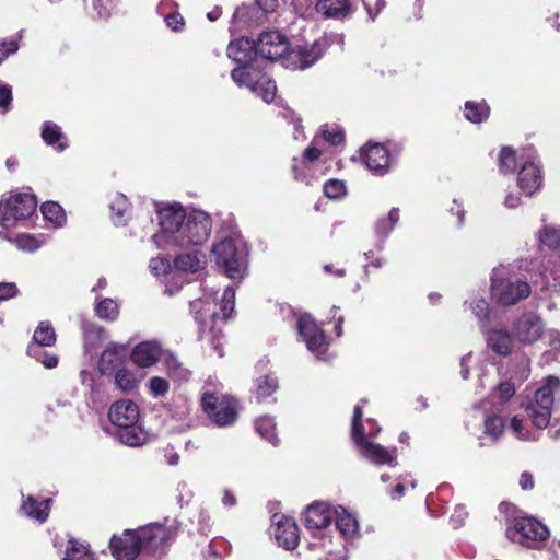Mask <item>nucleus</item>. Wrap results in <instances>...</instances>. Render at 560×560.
<instances>
[{"mask_svg": "<svg viewBox=\"0 0 560 560\" xmlns=\"http://www.w3.org/2000/svg\"><path fill=\"white\" fill-rule=\"evenodd\" d=\"M160 231L152 236L164 250L189 249L201 246L210 236L212 221L202 210L186 213L179 203H171L158 211Z\"/></svg>", "mask_w": 560, "mask_h": 560, "instance_id": "obj_1", "label": "nucleus"}, {"mask_svg": "<svg viewBox=\"0 0 560 560\" xmlns=\"http://www.w3.org/2000/svg\"><path fill=\"white\" fill-rule=\"evenodd\" d=\"M179 523L166 517L163 523H151L137 529H126L120 536H113L110 550L117 560H161L167 547L175 539Z\"/></svg>", "mask_w": 560, "mask_h": 560, "instance_id": "obj_2", "label": "nucleus"}, {"mask_svg": "<svg viewBox=\"0 0 560 560\" xmlns=\"http://www.w3.org/2000/svg\"><path fill=\"white\" fill-rule=\"evenodd\" d=\"M228 57L235 63L231 78L240 88L249 89L264 102L271 103L276 97V83L262 71L256 42L247 37L232 40L226 49Z\"/></svg>", "mask_w": 560, "mask_h": 560, "instance_id": "obj_3", "label": "nucleus"}, {"mask_svg": "<svg viewBox=\"0 0 560 560\" xmlns=\"http://www.w3.org/2000/svg\"><path fill=\"white\" fill-rule=\"evenodd\" d=\"M560 398V380L548 376L542 380L532 396L523 402L526 418L538 430L546 429L550 423L556 401Z\"/></svg>", "mask_w": 560, "mask_h": 560, "instance_id": "obj_4", "label": "nucleus"}, {"mask_svg": "<svg viewBox=\"0 0 560 560\" xmlns=\"http://www.w3.org/2000/svg\"><path fill=\"white\" fill-rule=\"evenodd\" d=\"M139 408L129 399L113 404L108 410V419L117 431V438L128 446H141L148 441L147 431L139 424Z\"/></svg>", "mask_w": 560, "mask_h": 560, "instance_id": "obj_5", "label": "nucleus"}, {"mask_svg": "<svg viewBox=\"0 0 560 560\" xmlns=\"http://www.w3.org/2000/svg\"><path fill=\"white\" fill-rule=\"evenodd\" d=\"M490 293L498 305L513 306L530 295L532 287L511 266L500 265L492 270Z\"/></svg>", "mask_w": 560, "mask_h": 560, "instance_id": "obj_6", "label": "nucleus"}, {"mask_svg": "<svg viewBox=\"0 0 560 560\" xmlns=\"http://www.w3.org/2000/svg\"><path fill=\"white\" fill-rule=\"evenodd\" d=\"M334 508L327 502H314L307 506L304 514L305 526L310 529L317 530V535L313 536L308 547L311 549L324 548L327 549V555L318 560H346V547L342 545L338 549H331V538L322 534L334 517Z\"/></svg>", "mask_w": 560, "mask_h": 560, "instance_id": "obj_7", "label": "nucleus"}, {"mask_svg": "<svg viewBox=\"0 0 560 560\" xmlns=\"http://www.w3.org/2000/svg\"><path fill=\"white\" fill-rule=\"evenodd\" d=\"M365 404L366 400H360V402L354 407L352 417L351 435L358 453L362 458L376 466L387 465L394 467L397 465L396 447L386 448L385 446L375 443L373 440H370L365 434L364 427L360 423L362 409Z\"/></svg>", "mask_w": 560, "mask_h": 560, "instance_id": "obj_8", "label": "nucleus"}, {"mask_svg": "<svg viewBox=\"0 0 560 560\" xmlns=\"http://www.w3.org/2000/svg\"><path fill=\"white\" fill-rule=\"evenodd\" d=\"M212 253L217 265L231 279H242L246 273V246L243 241L225 237L213 244Z\"/></svg>", "mask_w": 560, "mask_h": 560, "instance_id": "obj_9", "label": "nucleus"}, {"mask_svg": "<svg viewBox=\"0 0 560 560\" xmlns=\"http://www.w3.org/2000/svg\"><path fill=\"white\" fill-rule=\"evenodd\" d=\"M212 291H206L203 298L196 299L190 302V311L195 314V318L202 325L208 319L215 322L219 318L226 319L234 311L235 289L232 285L225 288L220 302L213 298Z\"/></svg>", "mask_w": 560, "mask_h": 560, "instance_id": "obj_10", "label": "nucleus"}, {"mask_svg": "<svg viewBox=\"0 0 560 560\" xmlns=\"http://www.w3.org/2000/svg\"><path fill=\"white\" fill-rule=\"evenodd\" d=\"M37 200L31 192H12L0 200V225L10 229L24 224L36 212Z\"/></svg>", "mask_w": 560, "mask_h": 560, "instance_id": "obj_11", "label": "nucleus"}, {"mask_svg": "<svg viewBox=\"0 0 560 560\" xmlns=\"http://www.w3.org/2000/svg\"><path fill=\"white\" fill-rule=\"evenodd\" d=\"M506 537L527 548H540L549 537L548 528L533 517L515 518L506 528Z\"/></svg>", "mask_w": 560, "mask_h": 560, "instance_id": "obj_12", "label": "nucleus"}, {"mask_svg": "<svg viewBox=\"0 0 560 560\" xmlns=\"http://www.w3.org/2000/svg\"><path fill=\"white\" fill-rule=\"evenodd\" d=\"M203 411L218 427L232 425L237 419L233 399L213 393H206L201 399Z\"/></svg>", "mask_w": 560, "mask_h": 560, "instance_id": "obj_13", "label": "nucleus"}, {"mask_svg": "<svg viewBox=\"0 0 560 560\" xmlns=\"http://www.w3.org/2000/svg\"><path fill=\"white\" fill-rule=\"evenodd\" d=\"M296 329L307 350L316 358L324 359L328 346L327 336L315 319L310 314H300L296 319Z\"/></svg>", "mask_w": 560, "mask_h": 560, "instance_id": "obj_14", "label": "nucleus"}, {"mask_svg": "<svg viewBox=\"0 0 560 560\" xmlns=\"http://www.w3.org/2000/svg\"><path fill=\"white\" fill-rule=\"evenodd\" d=\"M324 49L325 44L322 40H315L311 46L298 45L291 49L288 48L281 63L291 70H304L320 58Z\"/></svg>", "mask_w": 560, "mask_h": 560, "instance_id": "obj_15", "label": "nucleus"}, {"mask_svg": "<svg viewBox=\"0 0 560 560\" xmlns=\"http://www.w3.org/2000/svg\"><path fill=\"white\" fill-rule=\"evenodd\" d=\"M287 50V37L278 31L264 32L256 42V52L259 55L260 62L264 60L281 61Z\"/></svg>", "mask_w": 560, "mask_h": 560, "instance_id": "obj_16", "label": "nucleus"}, {"mask_svg": "<svg viewBox=\"0 0 560 560\" xmlns=\"http://www.w3.org/2000/svg\"><path fill=\"white\" fill-rule=\"evenodd\" d=\"M544 331V322L539 315L533 312L522 314L513 325L515 338L523 345L536 342Z\"/></svg>", "mask_w": 560, "mask_h": 560, "instance_id": "obj_17", "label": "nucleus"}, {"mask_svg": "<svg viewBox=\"0 0 560 560\" xmlns=\"http://www.w3.org/2000/svg\"><path fill=\"white\" fill-rule=\"evenodd\" d=\"M544 183L541 167L538 161L532 155H527L522 162L518 171L517 184L525 196H533L538 191Z\"/></svg>", "mask_w": 560, "mask_h": 560, "instance_id": "obj_18", "label": "nucleus"}, {"mask_svg": "<svg viewBox=\"0 0 560 560\" xmlns=\"http://www.w3.org/2000/svg\"><path fill=\"white\" fill-rule=\"evenodd\" d=\"M361 159L368 170L375 176H384L390 170V155L381 143L368 144L361 150Z\"/></svg>", "mask_w": 560, "mask_h": 560, "instance_id": "obj_19", "label": "nucleus"}, {"mask_svg": "<svg viewBox=\"0 0 560 560\" xmlns=\"http://www.w3.org/2000/svg\"><path fill=\"white\" fill-rule=\"evenodd\" d=\"M272 524L275 526L273 536L278 545L287 550H294L300 541L299 527L294 518L283 514H275Z\"/></svg>", "mask_w": 560, "mask_h": 560, "instance_id": "obj_20", "label": "nucleus"}, {"mask_svg": "<svg viewBox=\"0 0 560 560\" xmlns=\"http://www.w3.org/2000/svg\"><path fill=\"white\" fill-rule=\"evenodd\" d=\"M533 277H535L534 284L541 291L560 289V256L552 255L545 258Z\"/></svg>", "mask_w": 560, "mask_h": 560, "instance_id": "obj_21", "label": "nucleus"}, {"mask_svg": "<svg viewBox=\"0 0 560 560\" xmlns=\"http://www.w3.org/2000/svg\"><path fill=\"white\" fill-rule=\"evenodd\" d=\"M334 517L336 527L347 544L359 539L360 525L354 514H352L346 508L338 505L334 508Z\"/></svg>", "mask_w": 560, "mask_h": 560, "instance_id": "obj_22", "label": "nucleus"}, {"mask_svg": "<svg viewBox=\"0 0 560 560\" xmlns=\"http://www.w3.org/2000/svg\"><path fill=\"white\" fill-rule=\"evenodd\" d=\"M163 353L160 342L150 340L142 341L135 346L130 359L139 368L145 369L155 365Z\"/></svg>", "mask_w": 560, "mask_h": 560, "instance_id": "obj_23", "label": "nucleus"}, {"mask_svg": "<svg viewBox=\"0 0 560 560\" xmlns=\"http://www.w3.org/2000/svg\"><path fill=\"white\" fill-rule=\"evenodd\" d=\"M322 147V144L315 143V139H313L311 145L304 150L302 158L293 159L292 172L296 180L305 182L307 185L312 184V178L308 175V164H313L319 159L323 153Z\"/></svg>", "mask_w": 560, "mask_h": 560, "instance_id": "obj_24", "label": "nucleus"}, {"mask_svg": "<svg viewBox=\"0 0 560 560\" xmlns=\"http://www.w3.org/2000/svg\"><path fill=\"white\" fill-rule=\"evenodd\" d=\"M124 347L114 342L106 346L98 360V372L101 375H109L121 368Z\"/></svg>", "mask_w": 560, "mask_h": 560, "instance_id": "obj_25", "label": "nucleus"}, {"mask_svg": "<svg viewBox=\"0 0 560 560\" xmlns=\"http://www.w3.org/2000/svg\"><path fill=\"white\" fill-rule=\"evenodd\" d=\"M487 346L499 355H509L512 351L513 339L510 332L503 328L483 330Z\"/></svg>", "mask_w": 560, "mask_h": 560, "instance_id": "obj_26", "label": "nucleus"}, {"mask_svg": "<svg viewBox=\"0 0 560 560\" xmlns=\"http://www.w3.org/2000/svg\"><path fill=\"white\" fill-rule=\"evenodd\" d=\"M399 218V209L392 208L387 215L381 217L376 220L374 224V234L376 237L375 247L377 250L384 249L385 242L398 223Z\"/></svg>", "mask_w": 560, "mask_h": 560, "instance_id": "obj_27", "label": "nucleus"}, {"mask_svg": "<svg viewBox=\"0 0 560 560\" xmlns=\"http://www.w3.org/2000/svg\"><path fill=\"white\" fill-rule=\"evenodd\" d=\"M50 502V499L28 495L23 500L20 511L28 518L45 523L48 518Z\"/></svg>", "mask_w": 560, "mask_h": 560, "instance_id": "obj_28", "label": "nucleus"}, {"mask_svg": "<svg viewBox=\"0 0 560 560\" xmlns=\"http://www.w3.org/2000/svg\"><path fill=\"white\" fill-rule=\"evenodd\" d=\"M178 254L174 259V267L182 272L197 273L206 266V256L197 249Z\"/></svg>", "mask_w": 560, "mask_h": 560, "instance_id": "obj_29", "label": "nucleus"}, {"mask_svg": "<svg viewBox=\"0 0 560 560\" xmlns=\"http://www.w3.org/2000/svg\"><path fill=\"white\" fill-rule=\"evenodd\" d=\"M44 142L57 152H63L68 148L67 136L61 127L54 121H45L40 131Z\"/></svg>", "mask_w": 560, "mask_h": 560, "instance_id": "obj_30", "label": "nucleus"}, {"mask_svg": "<svg viewBox=\"0 0 560 560\" xmlns=\"http://www.w3.org/2000/svg\"><path fill=\"white\" fill-rule=\"evenodd\" d=\"M315 9L326 18H340L351 11V3L350 0H318Z\"/></svg>", "mask_w": 560, "mask_h": 560, "instance_id": "obj_31", "label": "nucleus"}, {"mask_svg": "<svg viewBox=\"0 0 560 560\" xmlns=\"http://www.w3.org/2000/svg\"><path fill=\"white\" fill-rule=\"evenodd\" d=\"M514 385L509 381L502 382L498 384L492 392L489 404H491L492 408H494L498 412H504L505 405L514 396Z\"/></svg>", "mask_w": 560, "mask_h": 560, "instance_id": "obj_32", "label": "nucleus"}, {"mask_svg": "<svg viewBox=\"0 0 560 560\" xmlns=\"http://www.w3.org/2000/svg\"><path fill=\"white\" fill-rule=\"evenodd\" d=\"M315 143L329 147H339L345 142V133L339 126L325 125L320 128L319 132L314 137Z\"/></svg>", "mask_w": 560, "mask_h": 560, "instance_id": "obj_33", "label": "nucleus"}, {"mask_svg": "<svg viewBox=\"0 0 560 560\" xmlns=\"http://www.w3.org/2000/svg\"><path fill=\"white\" fill-rule=\"evenodd\" d=\"M490 107L485 101H467L464 106V116L472 124H480L488 119Z\"/></svg>", "mask_w": 560, "mask_h": 560, "instance_id": "obj_34", "label": "nucleus"}, {"mask_svg": "<svg viewBox=\"0 0 560 560\" xmlns=\"http://www.w3.org/2000/svg\"><path fill=\"white\" fill-rule=\"evenodd\" d=\"M278 389V378L269 373L255 381V399L260 402L271 396Z\"/></svg>", "mask_w": 560, "mask_h": 560, "instance_id": "obj_35", "label": "nucleus"}, {"mask_svg": "<svg viewBox=\"0 0 560 560\" xmlns=\"http://www.w3.org/2000/svg\"><path fill=\"white\" fill-rule=\"evenodd\" d=\"M503 412H498L492 408L491 412L485 417L483 433L492 441H497L504 430Z\"/></svg>", "mask_w": 560, "mask_h": 560, "instance_id": "obj_36", "label": "nucleus"}, {"mask_svg": "<svg viewBox=\"0 0 560 560\" xmlns=\"http://www.w3.org/2000/svg\"><path fill=\"white\" fill-rule=\"evenodd\" d=\"M62 560H94V556L89 546L71 538L68 540Z\"/></svg>", "mask_w": 560, "mask_h": 560, "instance_id": "obj_37", "label": "nucleus"}, {"mask_svg": "<svg viewBox=\"0 0 560 560\" xmlns=\"http://www.w3.org/2000/svg\"><path fill=\"white\" fill-rule=\"evenodd\" d=\"M277 7V0H255V7L250 8L248 5L238 7L233 15L234 20L243 21L244 23H249L253 21L252 16H249L250 10H256L258 8L264 13L275 11Z\"/></svg>", "mask_w": 560, "mask_h": 560, "instance_id": "obj_38", "label": "nucleus"}, {"mask_svg": "<svg viewBox=\"0 0 560 560\" xmlns=\"http://www.w3.org/2000/svg\"><path fill=\"white\" fill-rule=\"evenodd\" d=\"M256 432L266 441H268L273 446H277L279 443V439L276 432V422L273 418L269 416H262L256 419L255 421Z\"/></svg>", "mask_w": 560, "mask_h": 560, "instance_id": "obj_39", "label": "nucleus"}, {"mask_svg": "<svg viewBox=\"0 0 560 560\" xmlns=\"http://www.w3.org/2000/svg\"><path fill=\"white\" fill-rule=\"evenodd\" d=\"M115 386L124 393H130L138 386V380L132 370L121 366L114 373Z\"/></svg>", "mask_w": 560, "mask_h": 560, "instance_id": "obj_40", "label": "nucleus"}, {"mask_svg": "<svg viewBox=\"0 0 560 560\" xmlns=\"http://www.w3.org/2000/svg\"><path fill=\"white\" fill-rule=\"evenodd\" d=\"M94 311L98 318L113 322L118 318L119 305L115 300L105 298L95 303Z\"/></svg>", "mask_w": 560, "mask_h": 560, "instance_id": "obj_41", "label": "nucleus"}, {"mask_svg": "<svg viewBox=\"0 0 560 560\" xmlns=\"http://www.w3.org/2000/svg\"><path fill=\"white\" fill-rule=\"evenodd\" d=\"M40 211L45 220L52 223L56 228H60L66 223V212L57 202L48 201L43 203Z\"/></svg>", "mask_w": 560, "mask_h": 560, "instance_id": "obj_42", "label": "nucleus"}, {"mask_svg": "<svg viewBox=\"0 0 560 560\" xmlns=\"http://www.w3.org/2000/svg\"><path fill=\"white\" fill-rule=\"evenodd\" d=\"M526 160V158L517 156L516 152L509 147H504L501 149L499 154V168L501 173H512L516 168L517 164L522 165V162Z\"/></svg>", "mask_w": 560, "mask_h": 560, "instance_id": "obj_43", "label": "nucleus"}, {"mask_svg": "<svg viewBox=\"0 0 560 560\" xmlns=\"http://www.w3.org/2000/svg\"><path fill=\"white\" fill-rule=\"evenodd\" d=\"M34 345L39 347L52 346L56 341V335L52 326L48 322H40L33 335Z\"/></svg>", "mask_w": 560, "mask_h": 560, "instance_id": "obj_44", "label": "nucleus"}, {"mask_svg": "<svg viewBox=\"0 0 560 560\" xmlns=\"http://www.w3.org/2000/svg\"><path fill=\"white\" fill-rule=\"evenodd\" d=\"M81 383L90 389L91 398L94 402L102 401L105 397V388L101 381L95 380L93 374L86 370L80 373Z\"/></svg>", "mask_w": 560, "mask_h": 560, "instance_id": "obj_45", "label": "nucleus"}, {"mask_svg": "<svg viewBox=\"0 0 560 560\" xmlns=\"http://www.w3.org/2000/svg\"><path fill=\"white\" fill-rule=\"evenodd\" d=\"M110 209L114 223L124 224L130 210L127 197L122 194H116L110 202Z\"/></svg>", "mask_w": 560, "mask_h": 560, "instance_id": "obj_46", "label": "nucleus"}, {"mask_svg": "<svg viewBox=\"0 0 560 560\" xmlns=\"http://www.w3.org/2000/svg\"><path fill=\"white\" fill-rule=\"evenodd\" d=\"M510 429L520 440L534 441L538 439L537 433L528 427L527 421L518 416H514L511 419Z\"/></svg>", "mask_w": 560, "mask_h": 560, "instance_id": "obj_47", "label": "nucleus"}, {"mask_svg": "<svg viewBox=\"0 0 560 560\" xmlns=\"http://www.w3.org/2000/svg\"><path fill=\"white\" fill-rule=\"evenodd\" d=\"M164 365L167 370V373L171 377L177 381H186L189 377L190 372L182 365L178 359L168 353L164 359Z\"/></svg>", "mask_w": 560, "mask_h": 560, "instance_id": "obj_48", "label": "nucleus"}, {"mask_svg": "<svg viewBox=\"0 0 560 560\" xmlns=\"http://www.w3.org/2000/svg\"><path fill=\"white\" fill-rule=\"evenodd\" d=\"M538 241L541 245L556 249L560 247V228L546 225L538 231Z\"/></svg>", "mask_w": 560, "mask_h": 560, "instance_id": "obj_49", "label": "nucleus"}, {"mask_svg": "<svg viewBox=\"0 0 560 560\" xmlns=\"http://www.w3.org/2000/svg\"><path fill=\"white\" fill-rule=\"evenodd\" d=\"M465 304L469 306L472 314L479 319L481 323V327L483 328L485 322L489 316V303L485 298L474 296L470 300L465 301Z\"/></svg>", "mask_w": 560, "mask_h": 560, "instance_id": "obj_50", "label": "nucleus"}, {"mask_svg": "<svg viewBox=\"0 0 560 560\" xmlns=\"http://www.w3.org/2000/svg\"><path fill=\"white\" fill-rule=\"evenodd\" d=\"M84 337L89 351L106 339V331L96 324L84 325Z\"/></svg>", "mask_w": 560, "mask_h": 560, "instance_id": "obj_51", "label": "nucleus"}, {"mask_svg": "<svg viewBox=\"0 0 560 560\" xmlns=\"http://www.w3.org/2000/svg\"><path fill=\"white\" fill-rule=\"evenodd\" d=\"M324 194L330 199H340L346 196L347 187L343 180L329 179L324 185Z\"/></svg>", "mask_w": 560, "mask_h": 560, "instance_id": "obj_52", "label": "nucleus"}, {"mask_svg": "<svg viewBox=\"0 0 560 560\" xmlns=\"http://www.w3.org/2000/svg\"><path fill=\"white\" fill-rule=\"evenodd\" d=\"M27 352L31 357L36 358L47 369L56 368L58 358L55 354H48L40 350L37 346H28Z\"/></svg>", "mask_w": 560, "mask_h": 560, "instance_id": "obj_53", "label": "nucleus"}, {"mask_svg": "<svg viewBox=\"0 0 560 560\" xmlns=\"http://www.w3.org/2000/svg\"><path fill=\"white\" fill-rule=\"evenodd\" d=\"M16 246L19 247V249L32 253L42 246V242L38 241L33 235L23 234V235L18 236Z\"/></svg>", "mask_w": 560, "mask_h": 560, "instance_id": "obj_54", "label": "nucleus"}, {"mask_svg": "<svg viewBox=\"0 0 560 560\" xmlns=\"http://www.w3.org/2000/svg\"><path fill=\"white\" fill-rule=\"evenodd\" d=\"M149 390L154 397L164 396L168 389L170 385L165 378L154 376L149 381Z\"/></svg>", "mask_w": 560, "mask_h": 560, "instance_id": "obj_55", "label": "nucleus"}, {"mask_svg": "<svg viewBox=\"0 0 560 560\" xmlns=\"http://www.w3.org/2000/svg\"><path fill=\"white\" fill-rule=\"evenodd\" d=\"M149 267L152 273L161 276L171 270V262L166 258L155 257L151 259Z\"/></svg>", "mask_w": 560, "mask_h": 560, "instance_id": "obj_56", "label": "nucleus"}, {"mask_svg": "<svg viewBox=\"0 0 560 560\" xmlns=\"http://www.w3.org/2000/svg\"><path fill=\"white\" fill-rule=\"evenodd\" d=\"M176 492V500L182 506L188 504L192 498V491L186 481L178 482Z\"/></svg>", "mask_w": 560, "mask_h": 560, "instance_id": "obj_57", "label": "nucleus"}, {"mask_svg": "<svg viewBox=\"0 0 560 560\" xmlns=\"http://www.w3.org/2000/svg\"><path fill=\"white\" fill-rule=\"evenodd\" d=\"M12 105V89L9 84H0V107L3 113L10 110Z\"/></svg>", "mask_w": 560, "mask_h": 560, "instance_id": "obj_58", "label": "nucleus"}, {"mask_svg": "<svg viewBox=\"0 0 560 560\" xmlns=\"http://www.w3.org/2000/svg\"><path fill=\"white\" fill-rule=\"evenodd\" d=\"M93 9L98 18H108L113 10V0H93Z\"/></svg>", "mask_w": 560, "mask_h": 560, "instance_id": "obj_59", "label": "nucleus"}, {"mask_svg": "<svg viewBox=\"0 0 560 560\" xmlns=\"http://www.w3.org/2000/svg\"><path fill=\"white\" fill-rule=\"evenodd\" d=\"M164 21L168 28L174 32H180L184 30L185 20L179 13H170L165 15Z\"/></svg>", "mask_w": 560, "mask_h": 560, "instance_id": "obj_60", "label": "nucleus"}, {"mask_svg": "<svg viewBox=\"0 0 560 560\" xmlns=\"http://www.w3.org/2000/svg\"><path fill=\"white\" fill-rule=\"evenodd\" d=\"M19 44L16 40L0 42V65L12 54L16 52Z\"/></svg>", "mask_w": 560, "mask_h": 560, "instance_id": "obj_61", "label": "nucleus"}, {"mask_svg": "<svg viewBox=\"0 0 560 560\" xmlns=\"http://www.w3.org/2000/svg\"><path fill=\"white\" fill-rule=\"evenodd\" d=\"M18 294L19 289L14 282H0V301H7Z\"/></svg>", "mask_w": 560, "mask_h": 560, "instance_id": "obj_62", "label": "nucleus"}, {"mask_svg": "<svg viewBox=\"0 0 560 560\" xmlns=\"http://www.w3.org/2000/svg\"><path fill=\"white\" fill-rule=\"evenodd\" d=\"M472 366H475V361H474L472 353L469 352V353L465 354L460 360V372L459 373H460V376L463 380H468L470 369Z\"/></svg>", "mask_w": 560, "mask_h": 560, "instance_id": "obj_63", "label": "nucleus"}, {"mask_svg": "<svg viewBox=\"0 0 560 560\" xmlns=\"http://www.w3.org/2000/svg\"><path fill=\"white\" fill-rule=\"evenodd\" d=\"M467 515H468V513L463 505L456 506L454 513L451 516V523H452L453 527L454 528L460 527L464 524Z\"/></svg>", "mask_w": 560, "mask_h": 560, "instance_id": "obj_64", "label": "nucleus"}]
</instances>
